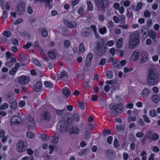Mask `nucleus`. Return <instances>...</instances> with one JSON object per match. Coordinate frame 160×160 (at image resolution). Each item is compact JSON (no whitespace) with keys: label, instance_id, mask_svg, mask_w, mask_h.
Masks as SVG:
<instances>
[{"label":"nucleus","instance_id":"1","mask_svg":"<svg viewBox=\"0 0 160 160\" xmlns=\"http://www.w3.org/2000/svg\"><path fill=\"white\" fill-rule=\"evenodd\" d=\"M80 117L79 115L76 113H74L72 116V118H71V114L68 113L66 117L64 116V118L61 122L59 128V130L62 132L66 133L68 131V126L74 120L76 122L79 121Z\"/></svg>","mask_w":160,"mask_h":160},{"label":"nucleus","instance_id":"2","mask_svg":"<svg viewBox=\"0 0 160 160\" xmlns=\"http://www.w3.org/2000/svg\"><path fill=\"white\" fill-rule=\"evenodd\" d=\"M140 34L138 31L132 32L129 37V44L131 48H133L136 47L140 41Z\"/></svg>","mask_w":160,"mask_h":160},{"label":"nucleus","instance_id":"3","mask_svg":"<svg viewBox=\"0 0 160 160\" xmlns=\"http://www.w3.org/2000/svg\"><path fill=\"white\" fill-rule=\"evenodd\" d=\"M52 118V115L50 112L47 110L42 111L39 116V123L43 124L44 122L48 123Z\"/></svg>","mask_w":160,"mask_h":160},{"label":"nucleus","instance_id":"4","mask_svg":"<svg viewBox=\"0 0 160 160\" xmlns=\"http://www.w3.org/2000/svg\"><path fill=\"white\" fill-rule=\"evenodd\" d=\"M95 44L94 49L96 54L101 56L105 53L106 49L102 42L97 41Z\"/></svg>","mask_w":160,"mask_h":160},{"label":"nucleus","instance_id":"5","mask_svg":"<svg viewBox=\"0 0 160 160\" xmlns=\"http://www.w3.org/2000/svg\"><path fill=\"white\" fill-rule=\"evenodd\" d=\"M148 72V75L147 79L148 83L152 85L156 84L158 81L157 74L152 69H149Z\"/></svg>","mask_w":160,"mask_h":160},{"label":"nucleus","instance_id":"6","mask_svg":"<svg viewBox=\"0 0 160 160\" xmlns=\"http://www.w3.org/2000/svg\"><path fill=\"white\" fill-rule=\"evenodd\" d=\"M109 109L112 110V113L113 116L118 115L122 112L123 107L122 104L120 103L111 104Z\"/></svg>","mask_w":160,"mask_h":160},{"label":"nucleus","instance_id":"7","mask_svg":"<svg viewBox=\"0 0 160 160\" xmlns=\"http://www.w3.org/2000/svg\"><path fill=\"white\" fill-rule=\"evenodd\" d=\"M98 10L100 11L104 10L108 3V0H95Z\"/></svg>","mask_w":160,"mask_h":160},{"label":"nucleus","instance_id":"8","mask_svg":"<svg viewBox=\"0 0 160 160\" xmlns=\"http://www.w3.org/2000/svg\"><path fill=\"white\" fill-rule=\"evenodd\" d=\"M25 124L29 128H30L35 126V122L34 118L31 116H27L25 119Z\"/></svg>","mask_w":160,"mask_h":160},{"label":"nucleus","instance_id":"9","mask_svg":"<svg viewBox=\"0 0 160 160\" xmlns=\"http://www.w3.org/2000/svg\"><path fill=\"white\" fill-rule=\"evenodd\" d=\"M17 149L19 152H22L25 151L26 145L22 140L19 141L16 144Z\"/></svg>","mask_w":160,"mask_h":160},{"label":"nucleus","instance_id":"10","mask_svg":"<svg viewBox=\"0 0 160 160\" xmlns=\"http://www.w3.org/2000/svg\"><path fill=\"white\" fill-rule=\"evenodd\" d=\"M26 9V6L23 2H21L19 3L17 8L16 12L19 15L22 14L25 12Z\"/></svg>","mask_w":160,"mask_h":160},{"label":"nucleus","instance_id":"11","mask_svg":"<svg viewBox=\"0 0 160 160\" xmlns=\"http://www.w3.org/2000/svg\"><path fill=\"white\" fill-rule=\"evenodd\" d=\"M67 132H68L70 134H78L79 133V130L78 127L75 126H72L68 129V126Z\"/></svg>","mask_w":160,"mask_h":160},{"label":"nucleus","instance_id":"12","mask_svg":"<svg viewBox=\"0 0 160 160\" xmlns=\"http://www.w3.org/2000/svg\"><path fill=\"white\" fill-rule=\"evenodd\" d=\"M29 81L28 77L25 76H20L19 78V83L22 85L27 84Z\"/></svg>","mask_w":160,"mask_h":160},{"label":"nucleus","instance_id":"13","mask_svg":"<svg viewBox=\"0 0 160 160\" xmlns=\"http://www.w3.org/2000/svg\"><path fill=\"white\" fill-rule=\"evenodd\" d=\"M63 22L65 25L70 28H72L77 26V23L75 22H69L67 19L64 20Z\"/></svg>","mask_w":160,"mask_h":160},{"label":"nucleus","instance_id":"14","mask_svg":"<svg viewBox=\"0 0 160 160\" xmlns=\"http://www.w3.org/2000/svg\"><path fill=\"white\" fill-rule=\"evenodd\" d=\"M9 100L10 107L12 109H15L17 106L15 100L12 98H10Z\"/></svg>","mask_w":160,"mask_h":160},{"label":"nucleus","instance_id":"15","mask_svg":"<svg viewBox=\"0 0 160 160\" xmlns=\"http://www.w3.org/2000/svg\"><path fill=\"white\" fill-rule=\"evenodd\" d=\"M91 30L89 28L85 27L82 30V34L85 37L88 36L91 33Z\"/></svg>","mask_w":160,"mask_h":160},{"label":"nucleus","instance_id":"16","mask_svg":"<svg viewBox=\"0 0 160 160\" xmlns=\"http://www.w3.org/2000/svg\"><path fill=\"white\" fill-rule=\"evenodd\" d=\"M42 88V84L40 82H37L33 86V89L34 92H38L41 90Z\"/></svg>","mask_w":160,"mask_h":160},{"label":"nucleus","instance_id":"17","mask_svg":"<svg viewBox=\"0 0 160 160\" xmlns=\"http://www.w3.org/2000/svg\"><path fill=\"white\" fill-rule=\"evenodd\" d=\"M21 121V118L18 115H15L13 116L11 119V122L13 124L18 123Z\"/></svg>","mask_w":160,"mask_h":160},{"label":"nucleus","instance_id":"18","mask_svg":"<svg viewBox=\"0 0 160 160\" xmlns=\"http://www.w3.org/2000/svg\"><path fill=\"white\" fill-rule=\"evenodd\" d=\"M148 60V55L145 52H143L141 55L140 62L141 63H144Z\"/></svg>","mask_w":160,"mask_h":160},{"label":"nucleus","instance_id":"19","mask_svg":"<svg viewBox=\"0 0 160 160\" xmlns=\"http://www.w3.org/2000/svg\"><path fill=\"white\" fill-rule=\"evenodd\" d=\"M139 51L138 50H136L133 53L131 59L132 61H135L138 60L139 58Z\"/></svg>","mask_w":160,"mask_h":160},{"label":"nucleus","instance_id":"20","mask_svg":"<svg viewBox=\"0 0 160 160\" xmlns=\"http://www.w3.org/2000/svg\"><path fill=\"white\" fill-rule=\"evenodd\" d=\"M16 62V59L13 58L11 57L10 58V60L8 61L6 63V65L8 67H12L14 63Z\"/></svg>","mask_w":160,"mask_h":160},{"label":"nucleus","instance_id":"21","mask_svg":"<svg viewBox=\"0 0 160 160\" xmlns=\"http://www.w3.org/2000/svg\"><path fill=\"white\" fill-rule=\"evenodd\" d=\"M48 55L49 57L51 59H54L56 57L57 54L54 50L49 51Z\"/></svg>","mask_w":160,"mask_h":160},{"label":"nucleus","instance_id":"22","mask_svg":"<svg viewBox=\"0 0 160 160\" xmlns=\"http://www.w3.org/2000/svg\"><path fill=\"white\" fill-rule=\"evenodd\" d=\"M63 94L66 97L68 98L70 94V92L67 88H64L62 89Z\"/></svg>","mask_w":160,"mask_h":160},{"label":"nucleus","instance_id":"23","mask_svg":"<svg viewBox=\"0 0 160 160\" xmlns=\"http://www.w3.org/2000/svg\"><path fill=\"white\" fill-rule=\"evenodd\" d=\"M19 67V64L18 63H17L15 65V67L12 68L11 71L10 72V75H14L18 70Z\"/></svg>","mask_w":160,"mask_h":160},{"label":"nucleus","instance_id":"24","mask_svg":"<svg viewBox=\"0 0 160 160\" xmlns=\"http://www.w3.org/2000/svg\"><path fill=\"white\" fill-rule=\"evenodd\" d=\"M149 94V92L147 88H145L143 89L142 92V95L143 98H147Z\"/></svg>","mask_w":160,"mask_h":160},{"label":"nucleus","instance_id":"25","mask_svg":"<svg viewBox=\"0 0 160 160\" xmlns=\"http://www.w3.org/2000/svg\"><path fill=\"white\" fill-rule=\"evenodd\" d=\"M68 73L64 71H62L60 74V75L58 76L57 78L58 79H60L61 78H68Z\"/></svg>","mask_w":160,"mask_h":160},{"label":"nucleus","instance_id":"26","mask_svg":"<svg viewBox=\"0 0 160 160\" xmlns=\"http://www.w3.org/2000/svg\"><path fill=\"white\" fill-rule=\"evenodd\" d=\"M151 99L155 103H157L160 100V98L158 95L155 94L152 97Z\"/></svg>","mask_w":160,"mask_h":160},{"label":"nucleus","instance_id":"27","mask_svg":"<svg viewBox=\"0 0 160 160\" xmlns=\"http://www.w3.org/2000/svg\"><path fill=\"white\" fill-rule=\"evenodd\" d=\"M38 1H41L45 3L46 7H49L50 6V3L52 2V0H35V2Z\"/></svg>","mask_w":160,"mask_h":160},{"label":"nucleus","instance_id":"28","mask_svg":"<svg viewBox=\"0 0 160 160\" xmlns=\"http://www.w3.org/2000/svg\"><path fill=\"white\" fill-rule=\"evenodd\" d=\"M34 47L36 48L38 50L40 51V53L41 54L43 53V50L41 47L39 46L38 42L36 41L34 42Z\"/></svg>","mask_w":160,"mask_h":160},{"label":"nucleus","instance_id":"29","mask_svg":"<svg viewBox=\"0 0 160 160\" xmlns=\"http://www.w3.org/2000/svg\"><path fill=\"white\" fill-rule=\"evenodd\" d=\"M85 49L84 45L82 43H81L79 46V49L78 52V54H80L81 53L83 52H85Z\"/></svg>","mask_w":160,"mask_h":160},{"label":"nucleus","instance_id":"30","mask_svg":"<svg viewBox=\"0 0 160 160\" xmlns=\"http://www.w3.org/2000/svg\"><path fill=\"white\" fill-rule=\"evenodd\" d=\"M107 155L110 159H112L113 158V152L112 150H108L106 151Z\"/></svg>","mask_w":160,"mask_h":160},{"label":"nucleus","instance_id":"31","mask_svg":"<svg viewBox=\"0 0 160 160\" xmlns=\"http://www.w3.org/2000/svg\"><path fill=\"white\" fill-rule=\"evenodd\" d=\"M148 29L145 27H142L141 29V32L143 36L146 35L148 33Z\"/></svg>","mask_w":160,"mask_h":160},{"label":"nucleus","instance_id":"32","mask_svg":"<svg viewBox=\"0 0 160 160\" xmlns=\"http://www.w3.org/2000/svg\"><path fill=\"white\" fill-rule=\"evenodd\" d=\"M123 42V39L122 38H119L117 41L116 43L117 46L118 48H121L122 46V44Z\"/></svg>","mask_w":160,"mask_h":160},{"label":"nucleus","instance_id":"33","mask_svg":"<svg viewBox=\"0 0 160 160\" xmlns=\"http://www.w3.org/2000/svg\"><path fill=\"white\" fill-rule=\"evenodd\" d=\"M59 140L58 135V134H55L53 137L52 141L55 143L58 142Z\"/></svg>","mask_w":160,"mask_h":160},{"label":"nucleus","instance_id":"34","mask_svg":"<svg viewBox=\"0 0 160 160\" xmlns=\"http://www.w3.org/2000/svg\"><path fill=\"white\" fill-rule=\"evenodd\" d=\"M87 7L88 10L91 11L93 10V5L92 2L89 1L87 2Z\"/></svg>","mask_w":160,"mask_h":160},{"label":"nucleus","instance_id":"35","mask_svg":"<svg viewBox=\"0 0 160 160\" xmlns=\"http://www.w3.org/2000/svg\"><path fill=\"white\" fill-rule=\"evenodd\" d=\"M148 35L150 37L153 39L156 38V34L153 30H151L148 32Z\"/></svg>","mask_w":160,"mask_h":160},{"label":"nucleus","instance_id":"36","mask_svg":"<svg viewBox=\"0 0 160 160\" xmlns=\"http://www.w3.org/2000/svg\"><path fill=\"white\" fill-rule=\"evenodd\" d=\"M119 62L118 60H115L113 61L112 64L115 68H119L120 67Z\"/></svg>","mask_w":160,"mask_h":160},{"label":"nucleus","instance_id":"37","mask_svg":"<svg viewBox=\"0 0 160 160\" xmlns=\"http://www.w3.org/2000/svg\"><path fill=\"white\" fill-rule=\"evenodd\" d=\"M121 4H123L125 7H127L130 5V2L129 0H126L125 1H122L121 2Z\"/></svg>","mask_w":160,"mask_h":160},{"label":"nucleus","instance_id":"38","mask_svg":"<svg viewBox=\"0 0 160 160\" xmlns=\"http://www.w3.org/2000/svg\"><path fill=\"white\" fill-rule=\"evenodd\" d=\"M158 138L159 135L157 133H153L151 135V139L153 141L157 140Z\"/></svg>","mask_w":160,"mask_h":160},{"label":"nucleus","instance_id":"39","mask_svg":"<svg viewBox=\"0 0 160 160\" xmlns=\"http://www.w3.org/2000/svg\"><path fill=\"white\" fill-rule=\"evenodd\" d=\"M142 2H139L138 3L136 9L135 10V11H136L138 12L139 10H140L142 8Z\"/></svg>","mask_w":160,"mask_h":160},{"label":"nucleus","instance_id":"40","mask_svg":"<svg viewBox=\"0 0 160 160\" xmlns=\"http://www.w3.org/2000/svg\"><path fill=\"white\" fill-rule=\"evenodd\" d=\"M106 75L107 77L109 79L113 77L112 72L111 71H109L107 72Z\"/></svg>","mask_w":160,"mask_h":160},{"label":"nucleus","instance_id":"41","mask_svg":"<svg viewBox=\"0 0 160 160\" xmlns=\"http://www.w3.org/2000/svg\"><path fill=\"white\" fill-rule=\"evenodd\" d=\"M44 84L46 87L50 88H52L53 85L52 83L48 81H45Z\"/></svg>","mask_w":160,"mask_h":160},{"label":"nucleus","instance_id":"42","mask_svg":"<svg viewBox=\"0 0 160 160\" xmlns=\"http://www.w3.org/2000/svg\"><path fill=\"white\" fill-rule=\"evenodd\" d=\"M149 114L152 117H154L156 116L157 115V112L154 109H152L149 111Z\"/></svg>","mask_w":160,"mask_h":160},{"label":"nucleus","instance_id":"43","mask_svg":"<svg viewBox=\"0 0 160 160\" xmlns=\"http://www.w3.org/2000/svg\"><path fill=\"white\" fill-rule=\"evenodd\" d=\"M42 33L43 37H46L48 36V32L46 28H42Z\"/></svg>","mask_w":160,"mask_h":160},{"label":"nucleus","instance_id":"44","mask_svg":"<svg viewBox=\"0 0 160 160\" xmlns=\"http://www.w3.org/2000/svg\"><path fill=\"white\" fill-rule=\"evenodd\" d=\"M56 114L59 116H61L63 113V110H59L58 109H55L54 110Z\"/></svg>","mask_w":160,"mask_h":160},{"label":"nucleus","instance_id":"45","mask_svg":"<svg viewBox=\"0 0 160 160\" xmlns=\"http://www.w3.org/2000/svg\"><path fill=\"white\" fill-rule=\"evenodd\" d=\"M27 136L30 138H32L34 137V134L32 132L28 131L27 132Z\"/></svg>","mask_w":160,"mask_h":160},{"label":"nucleus","instance_id":"46","mask_svg":"<svg viewBox=\"0 0 160 160\" xmlns=\"http://www.w3.org/2000/svg\"><path fill=\"white\" fill-rule=\"evenodd\" d=\"M105 84L107 85H112L116 83V81L114 79H112L109 81H107L105 82Z\"/></svg>","mask_w":160,"mask_h":160},{"label":"nucleus","instance_id":"47","mask_svg":"<svg viewBox=\"0 0 160 160\" xmlns=\"http://www.w3.org/2000/svg\"><path fill=\"white\" fill-rule=\"evenodd\" d=\"M8 107V105L7 103H5L0 106V109L4 110Z\"/></svg>","mask_w":160,"mask_h":160},{"label":"nucleus","instance_id":"48","mask_svg":"<svg viewBox=\"0 0 160 160\" xmlns=\"http://www.w3.org/2000/svg\"><path fill=\"white\" fill-rule=\"evenodd\" d=\"M147 154L145 151H142L140 155L142 156V160H146Z\"/></svg>","mask_w":160,"mask_h":160},{"label":"nucleus","instance_id":"49","mask_svg":"<svg viewBox=\"0 0 160 160\" xmlns=\"http://www.w3.org/2000/svg\"><path fill=\"white\" fill-rule=\"evenodd\" d=\"M100 33L102 34H104L107 31L106 28L105 27H102L99 29Z\"/></svg>","mask_w":160,"mask_h":160},{"label":"nucleus","instance_id":"50","mask_svg":"<svg viewBox=\"0 0 160 160\" xmlns=\"http://www.w3.org/2000/svg\"><path fill=\"white\" fill-rule=\"evenodd\" d=\"M88 150L87 149H83L79 153V155L81 156L84 154H87L88 152Z\"/></svg>","mask_w":160,"mask_h":160},{"label":"nucleus","instance_id":"51","mask_svg":"<svg viewBox=\"0 0 160 160\" xmlns=\"http://www.w3.org/2000/svg\"><path fill=\"white\" fill-rule=\"evenodd\" d=\"M3 35L7 38H8L11 35V33L9 31H5L3 34Z\"/></svg>","mask_w":160,"mask_h":160},{"label":"nucleus","instance_id":"52","mask_svg":"<svg viewBox=\"0 0 160 160\" xmlns=\"http://www.w3.org/2000/svg\"><path fill=\"white\" fill-rule=\"evenodd\" d=\"M142 118L145 122L148 123H150V120L146 115H142Z\"/></svg>","mask_w":160,"mask_h":160},{"label":"nucleus","instance_id":"53","mask_svg":"<svg viewBox=\"0 0 160 160\" xmlns=\"http://www.w3.org/2000/svg\"><path fill=\"white\" fill-rule=\"evenodd\" d=\"M128 120L129 122H131V121L134 122L136 120V117H132L130 116L128 117Z\"/></svg>","mask_w":160,"mask_h":160},{"label":"nucleus","instance_id":"54","mask_svg":"<svg viewBox=\"0 0 160 160\" xmlns=\"http://www.w3.org/2000/svg\"><path fill=\"white\" fill-rule=\"evenodd\" d=\"M113 145L115 148H117L119 146L118 141L117 139H114Z\"/></svg>","mask_w":160,"mask_h":160},{"label":"nucleus","instance_id":"55","mask_svg":"<svg viewBox=\"0 0 160 160\" xmlns=\"http://www.w3.org/2000/svg\"><path fill=\"white\" fill-rule=\"evenodd\" d=\"M78 106L79 108L82 110H83L84 109V104L81 101H79L78 102Z\"/></svg>","mask_w":160,"mask_h":160},{"label":"nucleus","instance_id":"56","mask_svg":"<svg viewBox=\"0 0 160 160\" xmlns=\"http://www.w3.org/2000/svg\"><path fill=\"white\" fill-rule=\"evenodd\" d=\"M92 61H90L89 60H88L86 59V60L85 62V65L87 67H89L91 65Z\"/></svg>","mask_w":160,"mask_h":160},{"label":"nucleus","instance_id":"57","mask_svg":"<svg viewBox=\"0 0 160 160\" xmlns=\"http://www.w3.org/2000/svg\"><path fill=\"white\" fill-rule=\"evenodd\" d=\"M70 44V42L67 40H66L64 41V46L67 48L69 47Z\"/></svg>","mask_w":160,"mask_h":160},{"label":"nucleus","instance_id":"58","mask_svg":"<svg viewBox=\"0 0 160 160\" xmlns=\"http://www.w3.org/2000/svg\"><path fill=\"white\" fill-rule=\"evenodd\" d=\"M93 57V54L91 53H89L87 55L86 59L92 61Z\"/></svg>","mask_w":160,"mask_h":160},{"label":"nucleus","instance_id":"59","mask_svg":"<svg viewBox=\"0 0 160 160\" xmlns=\"http://www.w3.org/2000/svg\"><path fill=\"white\" fill-rule=\"evenodd\" d=\"M106 62V59L104 58H102L100 60V62L98 63L99 65H103L105 64Z\"/></svg>","mask_w":160,"mask_h":160},{"label":"nucleus","instance_id":"60","mask_svg":"<svg viewBox=\"0 0 160 160\" xmlns=\"http://www.w3.org/2000/svg\"><path fill=\"white\" fill-rule=\"evenodd\" d=\"M110 134L111 131L109 129H105L103 131V135L104 136H107V134L109 135Z\"/></svg>","mask_w":160,"mask_h":160},{"label":"nucleus","instance_id":"61","mask_svg":"<svg viewBox=\"0 0 160 160\" xmlns=\"http://www.w3.org/2000/svg\"><path fill=\"white\" fill-rule=\"evenodd\" d=\"M143 133L141 132H138L136 134V136L138 138H141L143 136Z\"/></svg>","mask_w":160,"mask_h":160},{"label":"nucleus","instance_id":"62","mask_svg":"<svg viewBox=\"0 0 160 160\" xmlns=\"http://www.w3.org/2000/svg\"><path fill=\"white\" fill-rule=\"evenodd\" d=\"M32 45V42H28L23 46V48L24 49H28Z\"/></svg>","mask_w":160,"mask_h":160},{"label":"nucleus","instance_id":"63","mask_svg":"<svg viewBox=\"0 0 160 160\" xmlns=\"http://www.w3.org/2000/svg\"><path fill=\"white\" fill-rule=\"evenodd\" d=\"M116 131L117 132L123 131L124 129H123V127H121L117 125L116 127Z\"/></svg>","mask_w":160,"mask_h":160},{"label":"nucleus","instance_id":"64","mask_svg":"<svg viewBox=\"0 0 160 160\" xmlns=\"http://www.w3.org/2000/svg\"><path fill=\"white\" fill-rule=\"evenodd\" d=\"M5 54L6 57L8 58V60L9 58H10L13 55V54L9 51L7 52H6Z\"/></svg>","mask_w":160,"mask_h":160}]
</instances>
